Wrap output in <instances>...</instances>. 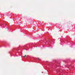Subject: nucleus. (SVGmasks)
Listing matches in <instances>:
<instances>
[{"mask_svg": "<svg viewBox=\"0 0 75 75\" xmlns=\"http://www.w3.org/2000/svg\"><path fill=\"white\" fill-rule=\"evenodd\" d=\"M38 58V59H39V58Z\"/></svg>", "mask_w": 75, "mask_h": 75, "instance_id": "obj_2", "label": "nucleus"}, {"mask_svg": "<svg viewBox=\"0 0 75 75\" xmlns=\"http://www.w3.org/2000/svg\"><path fill=\"white\" fill-rule=\"evenodd\" d=\"M26 57V55H25V56H24V57Z\"/></svg>", "mask_w": 75, "mask_h": 75, "instance_id": "obj_1", "label": "nucleus"}]
</instances>
